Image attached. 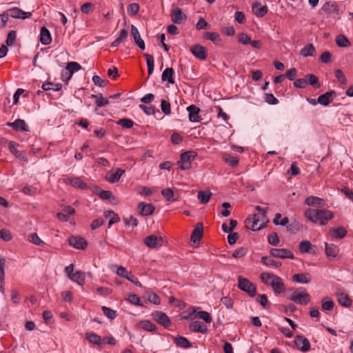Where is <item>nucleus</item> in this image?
I'll return each mask as SVG.
<instances>
[{
	"instance_id": "nucleus-1",
	"label": "nucleus",
	"mask_w": 353,
	"mask_h": 353,
	"mask_svg": "<svg viewBox=\"0 0 353 353\" xmlns=\"http://www.w3.org/2000/svg\"><path fill=\"white\" fill-rule=\"evenodd\" d=\"M304 216L307 220L314 223L325 225L328 221L334 217V214L332 211L325 209L309 208L305 211Z\"/></svg>"
},
{
	"instance_id": "nucleus-2",
	"label": "nucleus",
	"mask_w": 353,
	"mask_h": 353,
	"mask_svg": "<svg viewBox=\"0 0 353 353\" xmlns=\"http://www.w3.org/2000/svg\"><path fill=\"white\" fill-rule=\"evenodd\" d=\"M260 278L265 284L270 285L275 294H281L285 292V285L283 280L277 275L263 272Z\"/></svg>"
},
{
	"instance_id": "nucleus-3",
	"label": "nucleus",
	"mask_w": 353,
	"mask_h": 353,
	"mask_svg": "<svg viewBox=\"0 0 353 353\" xmlns=\"http://www.w3.org/2000/svg\"><path fill=\"white\" fill-rule=\"evenodd\" d=\"M237 279L238 288L241 290L246 292L251 297L256 295V288L250 280L243 278L242 276H239Z\"/></svg>"
},
{
	"instance_id": "nucleus-4",
	"label": "nucleus",
	"mask_w": 353,
	"mask_h": 353,
	"mask_svg": "<svg viewBox=\"0 0 353 353\" xmlns=\"http://www.w3.org/2000/svg\"><path fill=\"white\" fill-rule=\"evenodd\" d=\"M196 155V152L192 150L183 152L180 156V160L178 161L180 168L183 170L190 169L191 161L195 159Z\"/></svg>"
},
{
	"instance_id": "nucleus-5",
	"label": "nucleus",
	"mask_w": 353,
	"mask_h": 353,
	"mask_svg": "<svg viewBox=\"0 0 353 353\" xmlns=\"http://www.w3.org/2000/svg\"><path fill=\"white\" fill-rule=\"evenodd\" d=\"M261 221V217L259 216L256 214H253L248 217L245 221V226L248 229H250L252 231H258L265 227V223L262 221L263 223L259 224V223Z\"/></svg>"
},
{
	"instance_id": "nucleus-6",
	"label": "nucleus",
	"mask_w": 353,
	"mask_h": 353,
	"mask_svg": "<svg viewBox=\"0 0 353 353\" xmlns=\"http://www.w3.org/2000/svg\"><path fill=\"white\" fill-rule=\"evenodd\" d=\"M287 299L297 304L306 305L310 301V295L306 292L299 293L294 291L290 295L287 296Z\"/></svg>"
},
{
	"instance_id": "nucleus-7",
	"label": "nucleus",
	"mask_w": 353,
	"mask_h": 353,
	"mask_svg": "<svg viewBox=\"0 0 353 353\" xmlns=\"http://www.w3.org/2000/svg\"><path fill=\"white\" fill-rule=\"evenodd\" d=\"M270 254L273 257L280 258L283 259H293L294 258L293 253L290 250L285 248H272L270 250Z\"/></svg>"
},
{
	"instance_id": "nucleus-8",
	"label": "nucleus",
	"mask_w": 353,
	"mask_h": 353,
	"mask_svg": "<svg viewBox=\"0 0 353 353\" xmlns=\"http://www.w3.org/2000/svg\"><path fill=\"white\" fill-rule=\"evenodd\" d=\"M154 321L165 327H168L171 325V321L167 314L161 311H155L152 314Z\"/></svg>"
},
{
	"instance_id": "nucleus-9",
	"label": "nucleus",
	"mask_w": 353,
	"mask_h": 353,
	"mask_svg": "<svg viewBox=\"0 0 353 353\" xmlns=\"http://www.w3.org/2000/svg\"><path fill=\"white\" fill-rule=\"evenodd\" d=\"M7 10L10 17L14 19H26L30 18L32 16V12H25L17 7L11 8Z\"/></svg>"
},
{
	"instance_id": "nucleus-10",
	"label": "nucleus",
	"mask_w": 353,
	"mask_h": 353,
	"mask_svg": "<svg viewBox=\"0 0 353 353\" xmlns=\"http://www.w3.org/2000/svg\"><path fill=\"white\" fill-rule=\"evenodd\" d=\"M68 243L76 249L84 250L88 246L86 240L79 236H71L68 239Z\"/></svg>"
},
{
	"instance_id": "nucleus-11",
	"label": "nucleus",
	"mask_w": 353,
	"mask_h": 353,
	"mask_svg": "<svg viewBox=\"0 0 353 353\" xmlns=\"http://www.w3.org/2000/svg\"><path fill=\"white\" fill-rule=\"evenodd\" d=\"M163 239L161 236L157 237L156 235L152 234L145 238V244L150 248H159L163 245Z\"/></svg>"
},
{
	"instance_id": "nucleus-12",
	"label": "nucleus",
	"mask_w": 353,
	"mask_h": 353,
	"mask_svg": "<svg viewBox=\"0 0 353 353\" xmlns=\"http://www.w3.org/2000/svg\"><path fill=\"white\" fill-rule=\"evenodd\" d=\"M294 343L297 348L302 352H307L310 349V343L307 338L301 335L295 336Z\"/></svg>"
},
{
	"instance_id": "nucleus-13",
	"label": "nucleus",
	"mask_w": 353,
	"mask_h": 353,
	"mask_svg": "<svg viewBox=\"0 0 353 353\" xmlns=\"http://www.w3.org/2000/svg\"><path fill=\"white\" fill-rule=\"evenodd\" d=\"M192 54L200 60H205L207 58V51L205 47L199 44H196L190 48Z\"/></svg>"
},
{
	"instance_id": "nucleus-14",
	"label": "nucleus",
	"mask_w": 353,
	"mask_h": 353,
	"mask_svg": "<svg viewBox=\"0 0 353 353\" xmlns=\"http://www.w3.org/2000/svg\"><path fill=\"white\" fill-rule=\"evenodd\" d=\"M203 226L202 223H198L194 227V229L193 230L191 236H190V241L193 243H197L199 244L201 237L203 236Z\"/></svg>"
},
{
	"instance_id": "nucleus-15",
	"label": "nucleus",
	"mask_w": 353,
	"mask_h": 353,
	"mask_svg": "<svg viewBox=\"0 0 353 353\" xmlns=\"http://www.w3.org/2000/svg\"><path fill=\"white\" fill-rule=\"evenodd\" d=\"M155 207L151 203H145L140 202L137 205V210L141 216H149L153 214Z\"/></svg>"
},
{
	"instance_id": "nucleus-16",
	"label": "nucleus",
	"mask_w": 353,
	"mask_h": 353,
	"mask_svg": "<svg viewBox=\"0 0 353 353\" xmlns=\"http://www.w3.org/2000/svg\"><path fill=\"white\" fill-rule=\"evenodd\" d=\"M336 97V92L334 90H330L320 95L317 99V101L319 103L327 106Z\"/></svg>"
},
{
	"instance_id": "nucleus-17",
	"label": "nucleus",
	"mask_w": 353,
	"mask_h": 353,
	"mask_svg": "<svg viewBox=\"0 0 353 353\" xmlns=\"http://www.w3.org/2000/svg\"><path fill=\"white\" fill-rule=\"evenodd\" d=\"M171 20L174 23L180 24L187 18L186 15L182 12L179 8H176L172 10Z\"/></svg>"
},
{
	"instance_id": "nucleus-18",
	"label": "nucleus",
	"mask_w": 353,
	"mask_h": 353,
	"mask_svg": "<svg viewBox=\"0 0 353 353\" xmlns=\"http://www.w3.org/2000/svg\"><path fill=\"white\" fill-rule=\"evenodd\" d=\"M131 34L139 48L143 50H145V46L144 41L141 39L137 28L134 25L131 26Z\"/></svg>"
},
{
	"instance_id": "nucleus-19",
	"label": "nucleus",
	"mask_w": 353,
	"mask_h": 353,
	"mask_svg": "<svg viewBox=\"0 0 353 353\" xmlns=\"http://www.w3.org/2000/svg\"><path fill=\"white\" fill-rule=\"evenodd\" d=\"M189 112V119L191 122H199L201 120L199 115L200 109L194 105H191L187 108Z\"/></svg>"
},
{
	"instance_id": "nucleus-20",
	"label": "nucleus",
	"mask_w": 353,
	"mask_h": 353,
	"mask_svg": "<svg viewBox=\"0 0 353 353\" xmlns=\"http://www.w3.org/2000/svg\"><path fill=\"white\" fill-rule=\"evenodd\" d=\"M7 125L12 128L16 131H28V128L23 119H17L14 122L7 123Z\"/></svg>"
},
{
	"instance_id": "nucleus-21",
	"label": "nucleus",
	"mask_w": 353,
	"mask_h": 353,
	"mask_svg": "<svg viewBox=\"0 0 353 353\" xmlns=\"http://www.w3.org/2000/svg\"><path fill=\"white\" fill-rule=\"evenodd\" d=\"M125 172L124 170H122L121 168L117 169L115 172H110L107 174L106 179L108 182L114 183H117L119 181L121 176Z\"/></svg>"
},
{
	"instance_id": "nucleus-22",
	"label": "nucleus",
	"mask_w": 353,
	"mask_h": 353,
	"mask_svg": "<svg viewBox=\"0 0 353 353\" xmlns=\"http://www.w3.org/2000/svg\"><path fill=\"white\" fill-rule=\"evenodd\" d=\"M189 328L192 332H200L202 334H205L208 331L206 325L199 321L192 322L189 325Z\"/></svg>"
},
{
	"instance_id": "nucleus-23",
	"label": "nucleus",
	"mask_w": 353,
	"mask_h": 353,
	"mask_svg": "<svg viewBox=\"0 0 353 353\" xmlns=\"http://www.w3.org/2000/svg\"><path fill=\"white\" fill-rule=\"evenodd\" d=\"M252 10L258 17H263L268 13V8L265 6H261L260 2H255L252 5Z\"/></svg>"
},
{
	"instance_id": "nucleus-24",
	"label": "nucleus",
	"mask_w": 353,
	"mask_h": 353,
	"mask_svg": "<svg viewBox=\"0 0 353 353\" xmlns=\"http://www.w3.org/2000/svg\"><path fill=\"white\" fill-rule=\"evenodd\" d=\"M305 204L313 207H321L324 205V200L317 196H310L305 200Z\"/></svg>"
},
{
	"instance_id": "nucleus-25",
	"label": "nucleus",
	"mask_w": 353,
	"mask_h": 353,
	"mask_svg": "<svg viewBox=\"0 0 353 353\" xmlns=\"http://www.w3.org/2000/svg\"><path fill=\"white\" fill-rule=\"evenodd\" d=\"M40 41L43 45H48L52 41L50 32L45 26L41 28Z\"/></svg>"
},
{
	"instance_id": "nucleus-26",
	"label": "nucleus",
	"mask_w": 353,
	"mask_h": 353,
	"mask_svg": "<svg viewBox=\"0 0 353 353\" xmlns=\"http://www.w3.org/2000/svg\"><path fill=\"white\" fill-rule=\"evenodd\" d=\"M329 234L335 239H343L347 235V230L343 227L331 228Z\"/></svg>"
},
{
	"instance_id": "nucleus-27",
	"label": "nucleus",
	"mask_w": 353,
	"mask_h": 353,
	"mask_svg": "<svg viewBox=\"0 0 353 353\" xmlns=\"http://www.w3.org/2000/svg\"><path fill=\"white\" fill-rule=\"evenodd\" d=\"M174 70L172 68H166L162 73L161 79L163 81H168L170 84L175 83L174 79Z\"/></svg>"
},
{
	"instance_id": "nucleus-28",
	"label": "nucleus",
	"mask_w": 353,
	"mask_h": 353,
	"mask_svg": "<svg viewBox=\"0 0 353 353\" xmlns=\"http://www.w3.org/2000/svg\"><path fill=\"white\" fill-rule=\"evenodd\" d=\"M325 254L327 257L334 258L338 255L339 248L336 245L332 243H325Z\"/></svg>"
},
{
	"instance_id": "nucleus-29",
	"label": "nucleus",
	"mask_w": 353,
	"mask_h": 353,
	"mask_svg": "<svg viewBox=\"0 0 353 353\" xmlns=\"http://www.w3.org/2000/svg\"><path fill=\"white\" fill-rule=\"evenodd\" d=\"M161 194L169 202H173L178 200V194H175L170 188H165L161 190Z\"/></svg>"
},
{
	"instance_id": "nucleus-30",
	"label": "nucleus",
	"mask_w": 353,
	"mask_h": 353,
	"mask_svg": "<svg viewBox=\"0 0 353 353\" xmlns=\"http://www.w3.org/2000/svg\"><path fill=\"white\" fill-rule=\"evenodd\" d=\"M85 338L90 343H93L94 345H97L100 347H102V345H103V343L102 342L101 337L95 333L86 332Z\"/></svg>"
},
{
	"instance_id": "nucleus-31",
	"label": "nucleus",
	"mask_w": 353,
	"mask_h": 353,
	"mask_svg": "<svg viewBox=\"0 0 353 353\" xmlns=\"http://www.w3.org/2000/svg\"><path fill=\"white\" fill-rule=\"evenodd\" d=\"M336 296L337 301L340 305L346 307H348L351 305L352 301L347 294L343 292H338Z\"/></svg>"
},
{
	"instance_id": "nucleus-32",
	"label": "nucleus",
	"mask_w": 353,
	"mask_h": 353,
	"mask_svg": "<svg viewBox=\"0 0 353 353\" xmlns=\"http://www.w3.org/2000/svg\"><path fill=\"white\" fill-rule=\"evenodd\" d=\"M174 341L176 345L179 347L189 348L192 347V343L184 336H177L174 337Z\"/></svg>"
},
{
	"instance_id": "nucleus-33",
	"label": "nucleus",
	"mask_w": 353,
	"mask_h": 353,
	"mask_svg": "<svg viewBox=\"0 0 353 353\" xmlns=\"http://www.w3.org/2000/svg\"><path fill=\"white\" fill-rule=\"evenodd\" d=\"M18 146H19V145L13 141H11L9 143V148H10V152L12 154H14L19 159H21L24 161H27V158L22 154L21 152H19L17 150Z\"/></svg>"
},
{
	"instance_id": "nucleus-34",
	"label": "nucleus",
	"mask_w": 353,
	"mask_h": 353,
	"mask_svg": "<svg viewBox=\"0 0 353 353\" xmlns=\"http://www.w3.org/2000/svg\"><path fill=\"white\" fill-rule=\"evenodd\" d=\"M316 49L313 44L310 43L303 48L300 52V54L304 57H312L315 54Z\"/></svg>"
},
{
	"instance_id": "nucleus-35",
	"label": "nucleus",
	"mask_w": 353,
	"mask_h": 353,
	"mask_svg": "<svg viewBox=\"0 0 353 353\" xmlns=\"http://www.w3.org/2000/svg\"><path fill=\"white\" fill-rule=\"evenodd\" d=\"M105 218H110L108 225L110 227L112 224L120 221V217L112 210H107L104 212Z\"/></svg>"
},
{
	"instance_id": "nucleus-36",
	"label": "nucleus",
	"mask_w": 353,
	"mask_h": 353,
	"mask_svg": "<svg viewBox=\"0 0 353 353\" xmlns=\"http://www.w3.org/2000/svg\"><path fill=\"white\" fill-rule=\"evenodd\" d=\"M293 281L300 283H308L310 280V276L307 273L296 274L292 277Z\"/></svg>"
},
{
	"instance_id": "nucleus-37",
	"label": "nucleus",
	"mask_w": 353,
	"mask_h": 353,
	"mask_svg": "<svg viewBox=\"0 0 353 353\" xmlns=\"http://www.w3.org/2000/svg\"><path fill=\"white\" fill-rule=\"evenodd\" d=\"M70 279L80 285H83L85 281V274L81 271H77L73 274H71Z\"/></svg>"
},
{
	"instance_id": "nucleus-38",
	"label": "nucleus",
	"mask_w": 353,
	"mask_h": 353,
	"mask_svg": "<svg viewBox=\"0 0 353 353\" xmlns=\"http://www.w3.org/2000/svg\"><path fill=\"white\" fill-rule=\"evenodd\" d=\"M70 180V184L75 188H79L82 190H85L88 188L87 184L79 177L71 178Z\"/></svg>"
},
{
	"instance_id": "nucleus-39",
	"label": "nucleus",
	"mask_w": 353,
	"mask_h": 353,
	"mask_svg": "<svg viewBox=\"0 0 353 353\" xmlns=\"http://www.w3.org/2000/svg\"><path fill=\"white\" fill-rule=\"evenodd\" d=\"M336 43L339 47L345 48L351 45L349 39L343 34H339L336 38Z\"/></svg>"
},
{
	"instance_id": "nucleus-40",
	"label": "nucleus",
	"mask_w": 353,
	"mask_h": 353,
	"mask_svg": "<svg viewBox=\"0 0 353 353\" xmlns=\"http://www.w3.org/2000/svg\"><path fill=\"white\" fill-rule=\"evenodd\" d=\"M223 161L228 163V165H231L233 168H235L238 165L239 159L236 157H233L229 154H225L223 157Z\"/></svg>"
},
{
	"instance_id": "nucleus-41",
	"label": "nucleus",
	"mask_w": 353,
	"mask_h": 353,
	"mask_svg": "<svg viewBox=\"0 0 353 353\" xmlns=\"http://www.w3.org/2000/svg\"><path fill=\"white\" fill-rule=\"evenodd\" d=\"M62 85L60 83H54L52 82H46L42 85V89L44 91L54 90L59 91L61 89Z\"/></svg>"
},
{
	"instance_id": "nucleus-42",
	"label": "nucleus",
	"mask_w": 353,
	"mask_h": 353,
	"mask_svg": "<svg viewBox=\"0 0 353 353\" xmlns=\"http://www.w3.org/2000/svg\"><path fill=\"white\" fill-rule=\"evenodd\" d=\"M204 38L212 41L215 45L219 44L221 41L219 34L216 32H207L204 34Z\"/></svg>"
},
{
	"instance_id": "nucleus-43",
	"label": "nucleus",
	"mask_w": 353,
	"mask_h": 353,
	"mask_svg": "<svg viewBox=\"0 0 353 353\" xmlns=\"http://www.w3.org/2000/svg\"><path fill=\"white\" fill-rule=\"evenodd\" d=\"M144 57L146 59L148 74L151 75L154 71V57L152 54H144Z\"/></svg>"
},
{
	"instance_id": "nucleus-44",
	"label": "nucleus",
	"mask_w": 353,
	"mask_h": 353,
	"mask_svg": "<svg viewBox=\"0 0 353 353\" xmlns=\"http://www.w3.org/2000/svg\"><path fill=\"white\" fill-rule=\"evenodd\" d=\"M305 79H307V84L312 85L315 88H319L321 86L319 83L318 77L312 74H307L305 76Z\"/></svg>"
},
{
	"instance_id": "nucleus-45",
	"label": "nucleus",
	"mask_w": 353,
	"mask_h": 353,
	"mask_svg": "<svg viewBox=\"0 0 353 353\" xmlns=\"http://www.w3.org/2000/svg\"><path fill=\"white\" fill-rule=\"evenodd\" d=\"M140 327L143 330L149 332H155L157 327L155 324L152 323L150 321H142L140 322Z\"/></svg>"
},
{
	"instance_id": "nucleus-46",
	"label": "nucleus",
	"mask_w": 353,
	"mask_h": 353,
	"mask_svg": "<svg viewBox=\"0 0 353 353\" xmlns=\"http://www.w3.org/2000/svg\"><path fill=\"white\" fill-rule=\"evenodd\" d=\"M212 195V193L210 191H199L198 192V199L203 204L207 203Z\"/></svg>"
},
{
	"instance_id": "nucleus-47",
	"label": "nucleus",
	"mask_w": 353,
	"mask_h": 353,
	"mask_svg": "<svg viewBox=\"0 0 353 353\" xmlns=\"http://www.w3.org/2000/svg\"><path fill=\"white\" fill-rule=\"evenodd\" d=\"M92 97L96 99V104L99 108L105 106L109 103L108 100L104 99L101 94H92Z\"/></svg>"
},
{
	"instance_id": "nucleus-48",
	"label": "nucleus",
	"mask_w": 353,
	"mask_h": 353,
	"mask_svg": "<svg viewBox=\"0 0 353 353\" xmlns=\"http://www.w3.org/2000/svg\"><path fill=\"white\" fill-rule=\"evenodd\" d=\"M261 262L266 265L274 266L276 268L281 265V262L276 261L269 256H263L261 258Z\"/></svg>"
},
{
	"instance_id": "nucleus-49",
	"label": "nucleus",
	"mask_w": 353,
	"mask_h": 353,
	"mask_svg": "<svg viewBox=\"0 0 353 353\" xmlns=\"http://www.w3.org/2000/svg\"><path fill=\"white\" fill-rule=\"evenodd\" d=\"M66 69L70 72L72 75L74 72H77L81 69V66L79 63L75 61L69 62L66 66ZM71 77V76H70ZM70 77L68 78V79Z\"/></svg>"
},
{
	"instance_id": "nucleus-50",
	"label": "nucleus",
	"mask_w": 353,
	"mask_h": 353,
	"mask_svg": "<svg viewBox=\"0 0 353 353\" xmlns=\"http://www.w3.org/2000/svg\"><path fill=\"white\" fill-rule=\"evenodd\" d=\"M334 303L329 298H325L322 300V309L325 311H331L334 308Z\"/></svg>"
},
{
	"instance_id": "nucleus-51",
	"label": "nucleus",
	"mask_w": 353,
	"mask_h": 353,
	"mask_svg": "<svg viewBox=\"0 0 353 353\" xmlns=\"http://www.w3.org/2000/svg\"><path fill=\"white\" fill-rule=\"evenodd\" d=\"M312 246V245L309 241H302L299 244V250L301 253H309Z\"/></svg>"
},
{
	"instance_id": "nucleus-52",
	"label": "nucleus",
	"mask_w": 353,
	"mask_h": 353,
	"mask_svg": "<svg viewBox=\"0 0 353 353\" xmlns=\"http://www.w3.org/2000/svg\"><path fill=\"white\" fill-rule=\"evenodd\" d=\"M321 9L325 12L332 13L336 10V5L334 2H326Z\"/></svg>"
},
{
	"instance_id": "nucleus-53",
	"label": "nucleus",
	"mask_w": 353,
	"mask_h": 353,
	"mask_svg": "<svg viewBox=\"0 0 353 353\" xmlns=\"http://www.w3.org/2000/svg\"><path fill=\"white\" fill-rule=\"evenodd\" d=\"M195 317H199L201 319H203L206 323H210L212 322V316L210 314L205 311H200L196 315Z\"/></svg>"
},
{
	"instance_id": "nucleus-54",
	"label": "nucleus",
	"mask_w": 353,
	"mask_h": 353,
	"mask_svg": "<svg viewBox=\"0 0 353 353\" xmlns=\"http://www.w3.org/2000/svg\"><path fill=\"white\" fill-rule=\"evenodd\" d=\"M117 123L119 125H121L123 128H125L127 129L131 128L134 125V122L131 119H127V118H123V119H121L118 120L117 121Z\"/></svg>"
},
{
	"instance_id": "nucleus-55",
	"label": "nucleus",
	"mask_w": 353,
	"mask_h": 353,
	"mask_svg": "<svg viewBox=\"0 0 353 353\" xmlns=\"http://www.w3.org/2000/svg\"><path fill=\"white\" fill-rule=\"evenodd\" d=\"M101 310L105 316H106L110 319H114L117 316V312L114 310H112L110 307L106 306H103Z\"/></svg>"
},
{
	"instance_id": "nucleus-56",
	"label": "nucleus",
	"mask_w": 353,
	"mask_h": 353,
	"mask_svg": "<svg viewBox=\"0 0 353 353\" xmlns=\"http://www.w3.org/2000/svg\"><path fill=\"white\" fill-rule=\"evenodd\" d=\"M28 240L37 245H43L45 244V243L41 240V239L39 237L37 233H32L28 236Z\"/></svg>"
},
{
	"instance_id": "nucleus-57",
	"label": "nucleus",
	"mask_w": 353,
	"mask_h": 353,
	"mask_svg": "<svg viewBox=\"0 0 353 353\" xmlns=\"http://www.w3.org/2000/svg\"><path fill=\"white\" fill-rule=\"evenodd\" d=\"M139 108L147 114V115H154L157 112H159V110L156 109L154 106H146L145 105H139Z\"/></svg>"
},
{
	"instance_id": "nucleus-58",
	"label": "nucleus",
	"mask_w": 353,
	"mask_h": 353,
	"mask_svg": "<svg viewBox=\"0 0 353 353\" xmlns=\"http://www.w3.org/2000/svg\"><path fill=\"white\" fill-rule=\"evenodd\" d=\"M268 243L273 246L278 245L279 243V238L278 234L276 232L270 234L268 236Z\"/></svg>"
},
{
	"instance_id": "nucleus-59",
	"label": "nucleus",
	"mask_w": 353,
	"mask_h": 353,
	"mask_svg": "<svg viewBox=\"0 0 353 353\" xmlns=\"http://www.w3.org/2000/svg\"><path fill=\"white\" fill-rule=\"evenodd\" d=\"M264 99L270 105H276L279 103V100L271 93H265L264 94Z\"/></svg>"
},
{
	"instance_id": "nucleus-60",
	"label": "nucleus",
	"mask_w": 353,
	"mask_h": 353,
	"mask_svg": "<svg viewBox=\"0 0 353 353\" xmlns=\"http://www.w3.org/2000/svg\"><path fill=\"white\" fill-rule=\"evenodd\" d=\"M334 74L337 80L343 85H345L347 83V79L344 74V73L340 70L337 69L334 71Z\"/></svg>"
},
{
	"instance_id": "nucleus-61",
	"label": "nucleus",
	"mask_w": 353,
	"mask_h": 353,
	"mask_svg": "<svg viewBox=\"0 0 353 353\" xmlns=\"http://www.w3.org/2000/svg\"><path fill=\"white\" fill-rule=\"evenodd\" d=\"M123 222L126 226L132 225V227H137L138 225L137 219L132 215L128 217H124Z\"/></svg>"
},
{
	"instance_id": "nucleus-62",
	"label": "nucleus",
	"mask_w": 353,
	"mask_h": 353,
	"mask_svg": "<svg viewBox=\"0 0 353 353\" xmlns=\"http://www.w3.org/2000/svg\"><path fill=\"white\" fill-rule=\"evenodd\" d=\"M139 5L137 3H130L128 7V12L129 14L133 16L136 15L139 11Z\"/></svg>"
},
{
	"instance_id": "nucleus-63",
	"label": "nucleus",
	"mask_w": 353,
	"mask_h": 353,
	"mask_svg": "<svg viewBox=\"0 0 353 353\" xmlns=\"http://www.w3.org/2000/svg\"><path fill=\"white\" fill-rule=\"evenodd\" d=\"M257 301L264 308H268L270 305L268 300V296L265 294H259L257 297Z\"/></svg>"
},
{
	"instance_id": "nucleus-64",
	"label": "nucleus",
	"mask_w": 353,
	"mask_h": 353,
	"mask_svg": "<svg viewBox=\"0 0 353 353\" xmlns=\"http://www.w3.org/2000/svg\"><path fill=\"white\" fill-rule=\"evenodd\" d=\"M161 111L166 115H168L171 112L170 103L166 100H162L161 103Z\"/></svg>"
}]
</instances>
